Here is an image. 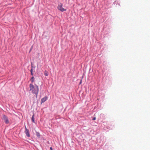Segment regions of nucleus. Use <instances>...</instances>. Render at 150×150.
<instances>
[{"mask_svg":"<svg viewBox=\"0 0 150 150\" xmlns=\"http://www.w3.org/2000/svg\"><path fill=\"white\" fill-rule=\"evenodd\" d=\"M31 74L32 75H33V72H31Z\"/></svg>","mask_w":150,"mask_h":150,"instance_id":"obj_14","label":"nucleus"},{"mask_svg":"<svg viewBox=\"0 0 150 150\" xmlns=\"http://www.w3.org/2000/svg\"><path fill=\"white\" fill-rule=\"evenodd\" d=\"M81 83H82V80H81L79 84H81Z\"/></svg>","mask_w":150,"mask_h":150,"instance_id":"obj_13","label":"nucleus"},{"mask_svg":"<svg viewBox=\"0 0 150 150\" xmlns=\"http://www.w3.org/2000/svg\"><path fill=\"white\" fill-rule=\"evenodd\" d=\"M30 91L33 93H35L37 96L39 91V87L36 84H35V86L33 85L30 83L29 85Z\"/></svg>","mask_w":150,"mask_h":150,"instance_id":"obj_1","label":"nucleus"},{"mask_svg":"<svg viewBox=\"0 0 150 150\" xmlns=\"http://www.w3.org/2000/svg\"><path fill=\"white\" fill-rule=\"evenodd\" d=\"M62 4L61 3H60L57 7L58 9L62 12L65 11H66V9H64L62 7Z\"/></svg>","mask_w":150,"mask_h":150,"instance_id":"obj_2","label":"nucleus"},{"mask_svg":"<svg viewBox=\"0 0 150 150\" xmlns=\"http://www.w3.org/2000/svg\"><path fill=\"white\" fill-rule=\"evenodd\" d=\"M96 117H94V118H93V120H96Z\"/></svg>","mask_w":150,"mask_h":150,"instance_id":"obj_12","label":"nucleus"},{"mask_svg":"<svg viewBox=\"0 0 150 150\" xmlns=\"http://www.w3.org/2000/svg\"><path fill=\"white\" fill-rule=\"evenodd\" d=\"M33 68H31V69L30 70V72H33Z\"/></svg>","mask_w":150,"mask_h":150,"instance_id":"obj_11","label":"nucleus"},{"mask_svg":"<svg viewBox=\"0 0 150 150\" xmlns=\"http://www.w3.org/2000/svg\"><path fill=\"white\" fill-rule=\"evenodd\" d=\"M31 67L32 68H33V64L32 63H31Z\"/></svg>","mask_w":150,"mask_h":150,"instance_id":"obj_10","label":"nucleus"},{"mask_svg":"<svg viewBox=\"0 0 150 150\" xmlns=\"http://www.w3.org/2000/svg\"><path fill=\"white\" fill-rule=\"evenodd\" d=\"M44 75L45 76H48V73L47 71H45L44 73Z\"/></svg>","mask_w":150,"mask_h":150,"instance_id":"obj_7","label":"nucleus"},{"mask_svg":"<svg viewBox=\"0 0 150 150\" xmlns=\"http://www.w3.org/2000/svg\"><path fill=\"white\" fill-rule=\"evenodd\" d=\"M3 119L5 121L6 123L7 124L9 123V121L8 117L4 115H3Z\"/></svg>","mask_w":150,"mask_h":150,"instance_id":"obj_3","label":"nucleus"},{"mask_svg":"<svg viewBox=\"0 0 150 150\" xmlns=\"http://www.w3.org/2000/svg\"><path fill=\"white\" fill-rule=\"evenodd\" d=\"M47 96H45L44 98H42L41 99V102L42 103L45 102L47 99Z\"/></svg>","mask_w":150,"mask_h":150,"instance_id":"obj_5","label":"nucleus"},{"mask_svg":"<svg viewBox=\"0 0 150 150\" xmlns=\"http://www.w3.org/2000/svg\"><path fill=\"white\" fill-rule=\"evenodd\" d=\"M50 149L51 150H52V148L51 147H50Z\"/></svg>","mask_w":150,"mask_h":150,"instance_id":"obj_15","label":"nucleus"},{"mask_svg":"<svg viewBox=\"0 0 150 150\" xmlns=\"http://www.w3.org/2000/svg\"><path fill=\"white\" fill-rule=\"evenodd\" d=\"M25 133L26 134L27 136L28 137H30V134H29V131L28 129L25 126Z\"/></svg>","mask_w":150,"mask_h":150,"instance_id":"obj_4","label":"nucleus"},{"mask_svg":"<svg viewBox=\"0 0 150 150\" xmlns=\"http://www.w3.org/2000/svg\"><path fill=\"white\" fill-rule=\"evenodd\" d=\"M36 135L38 137L40 136V134L39 133L36 132Z\"/></svg>","mask_w":150,"mask_h":150,"instance_id":"obj_9","label":"nucleus"},{"mask_svg":"<svg viewBox=\"0 0 150 150\" xmlns=\"http://www.w3.org/2000/svg\"><path fill=\"white\" fill-rule=\"evenodd\" d=\"M34 77L33 76L31 77V81L32 83H33L34 81Z\"/></svg>","mask_w":150,"mask_h":150,"instance_id":"obj_8","label":"nucleus"},{"mask_svg":"<svg viewBox=\"0 0 150 150\" xmlns=\"http://www.w3.org/2000/svg\"><path fill=\"white\" fill-rule=\"evenodd\" d=\"M34 115H33L32 117V119H31L33 123H35V118L34 117Z\"/></svg>","mask_w":150,"mask_h":150,"instance_id":"obj_6","label":"nucleus"}]
</instances>
